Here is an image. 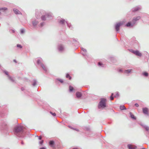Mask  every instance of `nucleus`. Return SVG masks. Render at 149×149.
Instances as JSON below:
<instances>
[{
    "instance_id": "6e6d98bb",
    "label": "nucleus",
    "mask_w": 149,
    "mask_h": 149,
    "mask_svg": "<svg viewBox=\"0 0 149 149\" xmlns=\"http://www.w3.org/2000/svg\"><path fill=\"white\" fill-rule=\"evenodd\" d=\"M146 57L147 58V60H148L149 58V55L148 54H146Z\"/></svg>"
},
{
    "instance_id": "f704fd0d",
    "label": "nucleus",
    "mask_w": 149,
    "mask_h": 149,
    "mask_svg": "<svg viewBox=\"0 0 149 149\" xmlns=\"http://www.w3.org/2000/svg\"><path fill=\"white\" fill-rule=\"evenodd\" d=\"M8 78L12 82H15V80L12 77L10 76V75H8Z\"/></svg>"
},
{
    "instance_id": "4d7b16f0",
    "label": "nucleus",
    "mask_w": 149,
    "mask_h": 149,
    "mask_svg": "<svg viewBox=\"0 0 149 149\" xmlns=\"http://www.w3.org/2000/svg\"><path fill=\"white\" fill-rule=\"evenodd\" d=\"M134 106H135L136 107H139V104L138 103H135L134 104Z\"/></svg>"
},
{
    "instance_id": "6ab92c4d",
    "label": "nucleus",
    "mask_w": 149,
    "mask_h": 149,
    "mask_svg": "<svg viewBox=\"0 0 149 149\" xmlns=\"http://www.w3.org/2000/svg\"><path fill=\"white\" fill-rule=\"evenodd\" d=\"M66 23L67 24L68 27L70 29L72 30L73 29V27L72 24L70 23H68L67 21L66 22Z\"/></svg>"
},
{
    "instance_id": "cd10ccee",
    "label": "nucleus",
    "mask_w": 149,
    "mask_h": 149,
    "mask_svg": "<svg viewBox=\"0 0 149 149\" xmlns=\"http://www.w3.org/2000/svg\"><path fill=\"white\" fill-rule=\"evenodd\" d=\"M132 70H126L124 71V73L127 74H129L131 72Z\"/></svg>"
},
{
    "instance_id": "49530a36",
    "label": "nucleus",
    "mask_w": 149,
    "mask_h": 149,
    "mask_svg": "<svg viewBox=\"0 0 149 149\" xmlns=\"http://www.w3.org/2000/svg\"><path fill=\"white\" fill-rule=\"evenodd\" d=\"M50 113L54 116H56V113H53L52 111H50Z\"/></svg>"
},
{
    "instance_id": "7c9ffc66",
    "label": "nucleus",
    "mask_w": 149,
    "mask_h": 149,
    "mask_svg": "<svg viewBox=\"0 0 149 149\" xmlns=\"http://www.w3.org/2000/svg\"><path fill=\"white\" fill-rule=\"evenodd\" d=\"M1 70H2L3 72L8 77V75H9L8 74V72L6 70H3L2 69V68H1Z\"/></svg>"
},
{
    "instance_id": "4468645a",
    "label": "nucleus",
    "mask_w": 149,
    "mask_h": 149,
    "mask_svg": "<svg viewBox=\"0 0 149 149\" xmlns=\"http://www.w3.org/2000/svg\"><path fill=\"white\" fill-rule=\"evenodd\" d=\"M58 21L59 23L62 26L64 25L65 23H66V22H67V21H66L64 19L62 18L59 19H58Z\"/></svg>"
},
{
    "instance_id": "603ef678",
    "label": "nucleus",
    "mask_w": 149,
    "mask_h": 149,
    "mask_svg": "<svg viewBox=\"0 0 149 149\" xmlns=\"http://www.w3.org/2000/svg\"><path fill=\"white\" fill-rule=\"evenodd\" d=\"M82 55L85 57V58H86V57H87V55L86 54H83V53H82Z\"/></svg>"
},
{
    "instance_id": "09e8293b",
    "label": "nucleus",
    "mask_w": 149,
    "mask_h": 149,
    "mask_svg": "<svg viewBox=\"0 0 149 149\" xmlns=\"http://www.w3.org/2000/svg\"><path fill=\"white\" fill-rule=\"evenodd\" d=\"M7 9V8L6 7H3V8H0V10H6Z\"/></svg>"
},
{
    "instance_id": "39448f33",
    "label": "nucleus",
    "mask_w": 149,
    "mask_h": 149,
    "mask_svg": "<svg viewBox=\"0 0 149 149\" xmlns=\"http://www.w3.org/2000/svg\"><path fill=\"white\" fill-rule=\"evenodd\" d=\"M123 22H120L118 23H116L115 25V29L116 32L119 31L120 26L123 25Z\"/></svg>"
},
{
    "instance_id": "dca6fc26",
    "label": "nucleus",
    "mask_w": 149,
    "mask_h": 149,
    "mask_svg": "<svg viewBox=\"0 0 149 149\" xmlns=\"http://www.w3.org/2000/svg\"><path fill=\"white\" fill-rule=\"evenodd\" d=\"M127 27H132L134 26L133 24L132 23V22H128L125 25Z\"/></svg>"
},
{
    "instance_id": "9d476101",
    "label": "nucleus",
    "mask_w": 149,
    "mask_h": 149,
    "mask_svg": "<svg viewBox=\"0 0 149 149\" xmlns=\"http://www.w3.org/2000/svg\"><path fill=\"white\" fill-rule=\"evenodd\" d=\"M141 6H138L132 8L131 10V11L132 12L135 13L141 10Z\"/></svg>"
},
{
    "instance_id": "393cba45",
    "label": "nucleus",
    "mask_w": 149,
    "mask_h": 149,
    "mask_svg": "<svg viewBox=\"0 0 149 149\" xmlns=\"http://www.w3.org/2000/svg\"><path fill=\"white\" fill-rule=\"evenodd\" d=\"M85 130L88 131H91V129L89 126H85L83 128Z\"/></svg>"
},
{
    "instance_id": "4c0bfd02",
    "label": "nucleus",
    "mask_w": 149,
    "mask_h": 149,
    "mask_svg": "<svg viewBox=\"0 0 149 149\" xmlns=\"http://www.w3.org/2000/svg\"><path fill=\"white\" fill-rule=\"evenodd\" d=\"M66 77L68 78L69 80L71 79L72 77L68 73H67L66 75Z\"/></svg>"
},
{
    "instance_id": "bf43d9fd",
    "label": "nucleus",
    "mask_w": 149,
    "mask_h": 149,
    "mask_svg": "<svg viewBox=\"0 0 149 149\" xmlns=\"http://www.w3.org/2000/svg\"><path fill=\"white\" fill-rule=\"evenodd\" d=\"M73 130H76V131H79V130L78 129H76L75 128H73Z\"/></svg>"
},
{
    "instance_id": "f8f14e48",
    "label": "nucleus",
    "mask_w": 149,
    "mask_h": 149,
    "mask_svg": "<svg viewBox=\"0 0 149 149\" xmlns=\"http://www.w3.org/2000/svg\"><path fill=\"white\" fill-rule=\"evenodd\" d=\"M148 109L147 107H145L142 108V111L143 113L147 116H149V113L148 112Z\"/></svg>"
},
{
    "instance_id": "ea45409f",
    "label": "nucleus",
    "mask_w": 149,
    "mask_h": 149,
    "mask_svg": "<svg viewBox=\"0 0 149 149\" xmlns=\"http://www.w3.org/2000/svg\"><path fill=\"white\" fill-rule=\"evenodd\" d=\"M110 59L111 62L112 63H114L115 62L116 60L113 57H110Z\"/></svg>"
},
{
    "instance_id": "f257e3e1",
    "label": "nucleus",
    "mask_w": 149,
    "mask_h": 149,
    "mask_svg": "<svg viewBox=\"0 0 149 149\" xmlns=\"http://www.w3.org/2000/svg\"><path fill=\"white\" fill-rule=\"evenodd\" d=\"M14 134L19 137H23L25 135L26 131L22 126L18 125L15 126L13 130Z\"/></svg>"
},
{
    "instance_id": "69168bd1",
    "label": "nucleus",
    "mask_w": 149,
    "mask_h": 149,
    "mask_svg": "<svg viewBox=\"0 0 149 149\" xmlns=\"http://www.w3.org/2000/svg\"><path fill=\"white\" fill-rule=\"evenodd\" d=\"M72 149H78L77 148H73Z\"/></svg>"
},
{
    "instance_id": "0eeeda50",
    "label": "nucleus",
    "mask_w": 149,
    "mask_h": 149,
    "mask_svg": "<svg viewBox=\"0 0 149 149\" xmlns=\"http://www.w3.org/2000/svg\"><path fill=\"white\" fill-rule=\"evenodd\" d=\"M129 51L137 56H141L142 55V54L138 50H134L132 49H130Z\"/></svg>"
},
{
    "instance_id": "412c9836",
    "label": "nucleus",
    "mask_w": 149,
    "mask_h": 149,
    "mask_svg": "<svg viewBox=\"0 0 149 149\" xmlns=\"http://www.w3.org/2000/svg\"><path fill=\"white\" fill-rule=\"evenodd\" d=\"M40 66L43 69V70L46 72L47 71V68H46V66L44 65L43 63H41L40 64Z\"/></svg>"
},
{
    "instance_id": "aec40b11",
    "label": "nucleus",
    "mask_w": 149,
    "mask_h": 149,
    "mask_svg": "<svg viewBox=\"0 0 149 149\" xmlns=\"http://www.w3.org/2000/svg\"><path fill=\"white\" fill-rule=\"evenodd\" d=\"M127 147L129 149H135L136 148V146H133L132 145L130 144L127 145Z\"/></svg>"
},
{
    "instance_id": "a19ab883",
    "label": "nucleus",
    "mask_w": 149,
    "mask_h": 149,
    "mask_svg": "<svg viewBox=\"0 0 149 149\" xmlns=\"http://www.w3.org/2000/svg\"><path fill=\"white\" fill-rule=\"evenodd\" d=\"M141 18V17L140 16H138L135 17H134L133 18L134 19H135L136 21H137L139 20Z\"/></svg>"
},
{
    "instance_id": "3c124183",
    "label": "nucleus",
    "mask_w": 149,
    "mask_h": 149,
    "mask_svg": "<svg viewBox=\"0 0 149 149\" xmlns=\"http://www.w3.org/2000/svg\"><path fill=\"white\" fill-rule=\"evenodd\" d=\"M118 71L119 72L121 73V72H123V70L122 69H119L118 70Z\"/></svg>"
},
{
    "instance_id": "0e129e2a",
    "label": "nucleus",
    "mask_w": 149,
    "mask_h": 149,
    "mask_svg": "<svg viewBox=\"0 0 149 149\" xmlns=\"http://www.w3.org/2000/svg\"><path fill=\"white\" fill-rule=\"evenodd\" d=\"M21 144H22V145H23V144H24V142H23V141H21Z\"/></svg>"
},
{
    "instance_id": "20e7f679",
    "label": "nucleus",
    "mask_w": 149,
    "mask_h": 149,
    "mask_svg": "<svg viewBox=\"0 0 149 149\" xmlns=\"http://www.w3.org/2000/svg\"><path fill=\"white\" fill-rule=\"evenodd\" d=\"M0 128L3 130L8 131V126L6 120H3L1 123Z\"/></svg>"
},
{
    "instance_id": "9b49d317",
    "label": "nucleus",
    "mask_w": 149,
    "mask_h": 149,
    "mask_svg": "<svg viewBox=\"0 0 149 149\" xmlns=\"http://www.w3.org/2000/svg\"><path fill=\"white\" fill-rule=\"evenodd\" d=\"M57 48L58 51L60 52H62L64 50V47L62 44L58 45Z\"/></svg>"
},
{
    "instance_id": "bb28decb",
    "label": "nucleus",
    "mask_w": 149,
    "mask_h": 149,
    "mask_svg": "<svg viewBox=\"0 0 149 149\" xmlns=\"http://www.w3.org/2000/svg\"><path fill=\"white\" fill-rule=\"evenodd\" d=\"M142 75L144 77H147L148 76V73L146 72H144L142 73Z\"/></svg>"
},
{
    "instance_id": "c756f323",
    "label": "nucleus",
    "mask_w": 149,
    "mask_h": 149,
    "mask_svg": "<svg viewBox=\"0 0 149 149\" xmlns=\"http://www.w3.org/2000/svg\"><path fill=\"white\" fill-rule=\"evenodd\" d=\"M37 81L36 80L33 79V83L32 84V85L33 86H35L37 84Z\"/></svg>"
},
{
    "instance_id": "a18cd8bd",
    "label": "nucleus",
    "mask_w": 149,
    "mask_h": 149,
    "mask_svg": "<svg viewBox=\"0 0 149 149\" xmlns=\"http://www.w3.org/2000/svg\"><path fill=\"white\" fill-rule=\"evenodd\" d=\"M24 32V30L23 29H22L20 30V33L21 34H23Z\"/></svg>"
},
{
    "instance_id": "6e6552de",
    "label": "nucleus",
    "mask_w": 149,
    "mask_h": 149,
    "mask_svg": "<svg viewBox=\"0 0 149 149\" xmlns=\"http://www.w3.org/2000/svg\"><path fill=\"white\" fill-rule=\"evenodd\" d=\"M129 51L137 56H141L142 55V54L138 50H134L132 49H130Z\"/></svg>"
},
{
    "instance_id": "864d4df0",
    "label": "nucleus",
    "mask_w": 149,
    "mask_h": 149,
    "mask_svg": "<svg viewBox=\"0 0 149 149\" xmlns=\"http://www.w3.org/2000/svg\"><path fill=\"white\" fill-rule=\"evenodd\" d=\"M12 31V32L13 33H14L15 32V30H14V29H9V31L10 32H10V31Z\"/></svg>"
},
{
    "instance_id": "c03bdc74",
    "label": "nucleus",
    "mask_w": 149,
    "mask_h": 149,
    "mask_svg": "<svg viewBox=\"0 0 149 149\" xmlns=\"http://www.w3.org/2000/svg\"><path fill=\"white\" fill-rule=\"evenodd\" d=\"M44 142V141L43 140H42L41 141H40L39 142V143L40 145V146H42L43 145V144Z\"/></svg>"
},
{
    "instance_id": "58836bf2",
    "label": "nucleus",
    "mask_w": 149,
    "mask_h": 149,
    "mask_svg": "<svg viewBox=\"0 0 149 149\" xmlns=\"http://www.w3.org/2000/svg\"><path fill=\"white\" fill-rule=\"evenodd\" d=\"M45 24V22H41L38 26L40 27H42Z\"/></svg>"
},
{
    "instance_id": "5fc2aeb1",
    "label": "nucleus",
    "mask_w": 149,
    "mask_h": 149,
    "mask_svg": "<svg viewBox=\"0 0 149 149\" xmlns=\"http://www.w3.org/2000/svg\"><path fill=\"white\" fill-rule=\"evenodd\" d=\"M37 136L38 137V139L39 140H41L42 139V137L40 136Z\"/></svg>"
},
{
    "instance_id": "ddd939ff",
    "label": "nucleus",
    "mask_w": 149,
    "mask_h": 149,
    "mask_svg": "<svg viewBox=\"0 0 149 149\" xmlns=\"http://www.w3.org/2000/svg\"><path fill=\"white\" fill-rule=\"evenodd\" d=\"M49 146L52 148H54L56 146V143L53 140H50L49 142Z\"/></svg>"
},
{
    "instance_id": "e2e57ef3",
    "label": "nucleus",
    "mask_w": 149,
    "mask_h": 149,
    "mask_svg": "<svg viewBox=\"0 0 149 149\" xmlns=\"http://www.w3.org/2000/svg\"><path fill=\"white\" fill-rule=\"evenodd\" d=\"M13 61L15 62V63H16L17 62V61L15 59H14L13 60Z\"/></svg>"
},
{
    "instance_id": "c85d7f7f",
    "label": "nucleus",
    "mask_w": 149,
    "mask_h": 149,
    "mask_svg": "<svg viewBox=\"0 0 149 149\" xmlns=\"http://www.w3.org/2000/svg\"><path fill=\"white\" fill-rule=\"evenodd\" d=\"M120 109L121 110H126V108L125 107V106L124 105H120Z\"/></svg>"
},
{
    "instance_id": "f03ea898",
    "label": "nucleus",
    "mask_w": 149,
    "mask_h": 149,
    "mask_svg": "<svg viewBox=\"0 0 149 149\" xmlns=\"http://www.w3.org/2000/svg\"><path fill=\"white\" fill-rule=\"evenodd\" d=\"M52 18V15L51 13H47L45 11L44 12V14L41 16V19L42 21H45L47 19H51Z\"/></svg>"
},
{
    "instance_id": "5701e85b",
    "label": "nucleus",
    "mask_w": 149,
    "mask_h": 149,
    "mask_svg": "<svg viewBox=\"0 0 149 149\" xmlns=\"http://www.w3.org/2000/svg\"><path fill=\"white\" fill-rule=\"evenodd\" d=\"M58 81H59L61 83H62L63 82V80L59 79V78H57L55 80V82L56 83H57Z\"/></svg>"
},
{
    "instance_id": "052dcab7",
    "label": "nucleus",
    "mask_w": 149,
    "mask_h": 149,
    "mask_svg": "<svg viewBox=\"0 0 149 149\" xmlns=\"http://www.w3.org/2000/svg\"><path fill=\"white\" fill-rule=\"evenodd\" d=\"M68 126L69 128H70L71 129H73L74 128L73 127H72V126H70V125H69Z\"/></svg>"
},
{
    "instance_id": "680f3d73",
    "label": "nucleus",
    "mask_w": 149,
    "mask_h": 149,
    "mask_svg": "<svg viewBox=\"0 0 149 149\" xmlns=\"http://www.w3.org/2000/svg\"><path fill=\"white\" fill-rule=\"evenodd\" d=\"M21 90L22 91H23L24 90V87H22L21 88Z\"/></svg>"
},
{
    "instance_id": "f3484780",
    "label": "nucleus",
    "mask_w": 149,
    "mask_h": 149,
    "mask_svg": "<svg viewBox=\"0 0 149 149\" xmlns=\"http://www.w3.org/2000/svg\"><path fill=\"white\" fill-rule=\"evenodd\" d=\"M76 95L77 97L78 98H81L82 95V94L79 92H77L76 93Z\"/></svg>"
},
{
    "instance_id": "b1692460",
    "label": "nucleus",
    "mask_w": 149,
    "mask_h": 149,
    "mask_svg": "<svg viewBox=\"0 0 149 149\" xmlns=\"http://www.w3.org/2000/svg\"><path fill=\"white\" fill-rule=\"evenodd\" d=\"M130 117L133 120H135L136 119V118L134 115L131 112H130Z\"/></svg>"
},
{
    "instance_id": "72a5a7b5",
    "label": "nucleus",
    "mask_w": 149,
    "mask_h": 149,
    "mask_svg": "<svg viewBox=\"0 0 149 149\" xmlns=\"http://www.w3.org/2000/svg\"><path fill=\"white\" fill-rule=\"evenodd\" d=\"M8 78L12 82H15V80L12 77L10 76V75H8Z\"/></svg>"
},
{
    "instance_id": "a878e982",
    "label": "nucleus",
    "mask_w": 149,
    "mask_h": 149,
    "mask_svg": "<svg viewBox=\"0 0 149 149\" xmlns=\"http://www.w3.org/2000/svg\"><path fill=\"white\" fill-rule=\"evenodd\" d=\"M42 58H40L39 59H38L37 60V63L38 65H40V64L41 63H42Z\"/></svg>"
},
{
    "instance_id": "423d86ee",
    "label": "nucleus",
    "mask_w": 149,
    "mask_h": 149,
    "mask_svg": "<svg viewBox=\"0 0 149 149\" xmlns=\"http://www.w3.org/2000/svg\"><path fill=\"white\" fill-rule=\"evenodd\" d=\"M44 12H45V11L43 10L36 11L35 15L36 18L38 19L39 18L41 17V16L43 14H44Z\"/></svg>"
},
{
    "instance_id": "2eb2a0df",
    "label": "nucleus",
    "mask_w": 149,
    "mask_h": 149,
    "mask_svg": "<svg viewBox=\"0 0 149 149\" xmlns=\"http://www.w3.org/2000/svg\"><path fill=\"white\" fill-rule=\"evenodd\" d=\"M13 10L14 11V13L16 15H22V13L21 12L19 11L18 10L14 8L13 9Z\"/></svg>"
},
{
    "instance_id": "79ce46f5",
    "label": "nucleus",
    "mask_w": 149,
    "mask_h": 149,
    "mask_svg": "<svg viewBox=\"0 0 149 149\" xmlns=\"http://www.w3.org/2000/svg\"><path fill=\"white\" fill-rule=\"evenodd\" d=\"M17 47L19 49H22V46L20 44H17Z\"/></svg>"
},
{
    "instance_id": "e433bc0d",
    "label": "nucleus",
    "mask_w": 149,
    "mask_h": 149,
    "mask_svg": "<svg viewBox=\"0 0 149 149\" xmlns=\"http://www.w3.org/2000/svg\"><path fill=\"white\" fill-rule=\"evenodd\" d=\"M136 21L135 19H134L133 18L132 21V22L133 24V25L134 26L135 25L136 23Z\"/></svg>"
},
{
    "instance_id": "473e14b6",
    "label": "nucleus",
    "mask_w": 149,
    "mask_h": 149,
    "mask_svg": "<svg viewBox=\"0 0 149 149\" xmlns=\"http://www.w3.org/2000/svg\"><path fill=\"white\" fill-rule=\"evenodd\" d=\"M8 78L12 82H15V80L12 77L10 76V75H8Z\"/></svg>"
},
{
    "instance_id": "4be33fe9",
    "label": "nucleus",
    "mask_w": 149,
    "mask_h": 149,
    "mask_svg": "<svg viewBox=\"0 0 149 149\" xmlns=\"http://www.w3.org/2000/svg\"><path fill=\"white\" fill-rule=\"evenodd\" d=\"M141 125L145 129V130L148 132L149 130V127L147 125Z\"/></svg>"
},
{
    "instance_id": "8fccbe9b",
    "label": "nucleus",
    "mask_w": 149,
    "mask_h": 149,
    "mask_svg": "<svg viewBox=\"0 0 149 149\" xmlns=\"http://www.w3.org/2000/svg\"><path fill=\"white\" fill-rule=\"evenodd\" d=\"M73 40L74 42H77V44H78V45L79 44V42L77 41V39L74 38L73 39Z\"/></svg>"
},
{
    "instance_id": "338daca9",
    "label": "nucleus",
    "mask_w": 149,
    "mask_h": 149,
    "mask_svg": "<svg viewBox=\"0 0 149 149\" xmlns=\"http://www.w3.org/2000/svg\"><path fill=\"white\" fill-rule=\"evenodd\" d=\"M1 68H3L1 66V64H0V69L1 70Z\"/></svg>"
},
{
    "instance_id": "13d9d810",
    "label": "nucleus",
    "mask_w": 149,
    "mask_h": 149,
    "mask_svg": "<svg viewBox=\"0 0 149 149\" xmlns=\"http://www.w3.org/2000/svg\"><path fill=\"white\" fill-rule=\"evenodd\" d=\"M39 149H46V147H42L40 148Z\"/></svg>"
},
{
    "instance_id": "a211bd4d",
    "label": "nucleus",
    "mask_w": 149,
    "mask_h": 149,
    "mask_svg": "<svg viewBox=\"0 0 149 149\" xmlns=\"http://www.w3.org/2000/svg\"><path fill=\"white\" fill-rule=\"evenodd\" d=\"M32 23L33 26H36L38 23V22L36 20L32 21Z\"/></svg>"
},
{
    "instance_id": "7ed1b4c3",
    "label": "nucleus",
    "mask_w": 149,
    "mask_h": 149,
    "mask_svg": "<svg viewBox=\"0 0 149 149\" xmlns=\"http://www.w3.org/2000/svg\"><path fill=\"white\" fill-rule=\"evenodd\" d=\"M106 99L104 98H102L98 105V108L99 109L100 108H104L106 107Z\"/></svg>"
},
{
    "instance_id": "37998d69",
    "label": "nucleus",
    "mask_w": 149,
    "mask_h": 149,
    "mask_svg": "<svg viewBox=\"0 0 149 149\" xmlns=\"http://www.w3.org/2000/svg\"><path fill=\"white\" fill-rule=\"evenodd\" d=\"M138 44V41L136 40H135L134 41V42L133 43V44L134 45H137Z\"/></svg>"
},
{
    "instance_id": "de8ad7c7",
    "label": "nucleus",
    "mask_w": 149,
    "mask_h": 149,
    "mask_svg": "<svg viewBox=\"0 0 149 149\" xmlns=\"http://www.w3.org/2000/svg\"><path fill=\"white\" fill-rule=\"evenodd\" d=\"M81 50H82L83 51L85 52H87V50L86 49L83 48L82 47H81Z\"/></svg>"
},
{
    "instance_id": "2f4dec72",
    "label": "nucleus",
    "mask_w": 149,
    "mask_h": 149,
    "mask_svg": "<svg viewBox=\"0 0 149 149\" xmlns=\"http://www.w3.org/2000/svg\"><path fill=\"white\" fill-rule=\"evenodd\" d=\"M98 65L100 67H103L104 66L103 64L101 62H99L98 63Z\"/></svg>"
},
{
    "instance_id": "1a4fd4ad",
    "label": "nucleus",
    "mask_w": 149,
    "mask_h": 149,
    "mask_svg": "<svg viewBox=\"0 0 149 149\" xmlns=\"http://www.w3.org/2000/svg\"><path fill=\"white\" fill-rule=\"evenodd\" d=\"M115 95H114V93H112L111 94V95L110 97V100H113L114 98H117L119 97V94L118 92H116L115 93Z\"/></svg>"
},
{
    "instance_id": "c9c22d12",
    "label": "nucleus",
    "mask_w": 149,
    "mask_h": 149,
    "mask_svg": "<svg viewBox=\"0 0 149 149\" xmlns=\"http://www.w3.org/2000/svg\"><path fill=\"white\" fill-rule=\"evenodd\" d=\"M74 90V88L71 86H69V91L70 92H72Z\"/></svg>"
},
{
    "instance_id": "774afa93",
    "label": "nucleus",
    "mask_w": 149,
    "mask_h": 149,
    "mask_svg": "<svg viewBox=\"0 0 149 149\" xmlns=\"http://www.w3.org/2000/svg\"><path fill=\"white\" fill-rule=\"evenodd\" d=\"M141 149H146V148H142Z\"/></svg>"
}]
</instances>
